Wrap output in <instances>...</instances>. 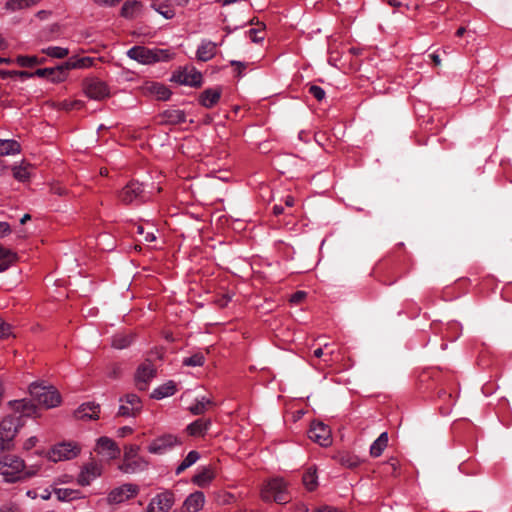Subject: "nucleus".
<instances>
[{"label": "nucleus", "instance_id": "obj_1", "mask_svg": "<svg viewBox=\"0 0 512 512\" xmlns=\"http://www.w3.org/2000/svg\"><path fill=\"white\" fill-rule=\"evenodd\" d=\"M40 469L39 465L25 466L24 461L13 455L0 460V474L5 482L14 483L35 476Z\"/></svg>", "mask_w": 512, "mask_h": 512}, {"label": "nucleus", "instance_id": "obj_2", "mask_svg": "<svg viewBox=\"0 0 512 512\" xmlns=\"http://www.w3.org/2000/svg\"><path fill=\"white\" fill-rule=\"evenodd\" d=\"M127 56L141 64L149 65L169 59V53L162 49H149L144 46H134L127 51Z\"/></svg>", "mask_w": 512, "mask_h": 512}, {"label": "nucleus", "instance_id": "obj_3", "mask_svg": "<svg viewBox=\"0 0 512 512\" xmlns=\"http://www.w3.org/2000/svg\"><path fill=\"white\" fill-rule=\"evenodd\" d=\"M287 485L281 478H274L267 482L261 490V497L264 501H275L278 504H285L290 501L287 493Z\"/></svg>", "mask_w": 512, "mask_h": 512}, {"label": "nucleus", "instance_id": "obj_4", "mask_svg": "<svg viewBox=\"0 0 512 512\" xmlns=\"http://www.w3.org/2000/svg\"><path fill=\"white\" fill-rule=\"evenodd\" d=\"M29 391L31 396L46 408L56 407L61 402L59 392L52 386H43L33 383L30 385Z\"/></svg>", "mask_w": 512, "mask_h": 512}, {"label": "nucleus", "instance_id": "obj_5", "mask_svg": "<svg viewBox=\"0 0 512 512\" xmlns=\"http://www.w3.org/2000/svg\"><path fill=\"white\" fill-rule=\"evenodd\" d=\"M20 425L19 417L16 416H8L0 423V452L9 449Z\"/></svg>", "mask_w": 512, "mask_h": 512}, {"label": "nucleus", "instance_id": "obj_6", "mask_svg": "<svg viewBox=\"0 0 512 512\" xmlns=\"http://www.w3.org/2000/svg\"><path fill=\"white\" fill-rule=\"evenodd\" d=\"M145 194H144V188L143 184L139 183L138 181H130L126 186H124L119 192H118V198L119 200L125 204H131L134 201H142L144 200Z\"/></svg>", "mask_w": 512, "mask_h": 512}, {"label": "nucleus", "instance_id": "obj_7", "mask_svg": "<svg viewBox=\"0 0 512 512\" xmlns=\"http://www.w3.org/2000/svg\"><path fill=\"white\" fill-rule=\"evenodd\" d=\"M79 452H80V449L77 445L70 443V442L69 443L64 442V443L55 445L48 452V459L52 462L70 460V459L75 458Z\"/></svg>", "mask_w": 512, "mask_h": 512}, {"label": "nucleus", "instance_id": "obj_8", "mask_svg": "<svg viewBox=\"0 0 512 512\" xmlns=\"http://www.w3.org/2000/svg\"><path fill=\"white\" fill-rule=\"evenodd\" d=\"M174 502V494L171 491H164L151 499L145 512H169Z\"/></svg>", "mask_w": 512, "mask_h": 512}, {"label": "nucleus", "instance_id": "obj_9", "mask_svg": "<svg viewBox=\"0 0 512 512\" xmlns=\"http://www.w3.org/2000/svg\"><path fill=\"white\" fill-rule=\"evenodd\" d=\"M308 437L323 447H327L332 443L331 430L322 422H313L311 424Z\"/></svg>", "mask_w": 512, "mask_h": 512}, {"label": "nucleus", "instance_id": "obj_10", "mask_svg": "<svg viewBox=\"0 0 512 512\" xmlns=\"http://www.w3.org/2000/svg\"><path fill=\"white\" fill-rule=\"evenodd\" d=\"M21 76H32V74L26 71L16 72ZM33 75L41 77V78H49L53 83L63 82L67 77L66 69L63 68V64L58 65L53 68H40L37 69Z\"/></svg>", "mask_w": 512, "mask_h": 512}, {"label": "nucleus", "instance_id": "obj_11", "mask_svg": "<svg viewBox=\"0 0 512 512\" xmlns=\"http://www.w3.org/2000/svg\"><path fill=\"white\" fill-rule=\"evenodd\" d=\"M172 80L182 85L200 86L202 74L194 67H184L173 74Z\"/></svg>", "mask_w": 512, "mask_h": 512}, {"label": "nucleus", "instance_id": "obj_12", "mask_svg": "<svg viewBox=\"0 0 512 512\" xmlns=\"http://www.w3.org/2000/svg\"><path fill=\"white\" fill-rule=\"evenodd\" d=\"M120 402L119 416L135 417L142 409L141 400L136 394H127Z\"/></svg>", "mask_w": 512, "mask_h": 512}, {"label": "nucleus", "instance_id": "obj_13", "mask_svg": "<svg viewBox=\"0 0 512 512\" xmlns=\"http://www.w3.org/2000/svg\"><path fill=\"white\" fill-rule=\"evenodd\" d=\"M84 91L89 98L94 100H102L109 95L107 85L97 78L86 79Z\"/></svg>", "mask_w": 512, "mask_h": 512}, {"label": "nucleus", "instance_id": "obj_14", "mask_svg": "<svg viewBox=\"0 0 512 512\" xmlns=\"http://www.w3.org/2000/svg\"><path fill=\"white\" fill-rule=\"evenodd\" d=\"M177 436L172 434L163 435L155 439L148 447V451L152 454H164L174 446L180 444Z\"/></svg>", "mask_w": 512, "mask_h": 512}, {"label": "nucleus", "instance_id": "obj_15", "mask_svg": "<svg viewBox=\"0 0 512 512\" xmlns=\"http://www.w3.org/2000/svg\"><path fill=\"white\" fill-rule=\"evenodd\" d=\"M156 375V369L154 365L147 361L141 364L136 372L135 380L139 390H146L149 381H151Z\"/></svg>", "mask_w": 512, "mask_h": 512}, {"label": "nucleus", "instance_id": "obj_16", "mask_svg": "<svg viewBox=\"0 0 512 512\" xmlns=\"http://www.w3.org/2000/svg\"><path fill=\"white\" fill-rule=\"evenodd\" d=\"M138 492V488L133 484H123L120 487L113 489L108 495L109 503H122L132 497Z\"/></svg>", "mask_w": 512, "mask_h": 512}, {"label": "nucleus", "instance_id": "obj_17", "mask_svg": "<svg viewBox=\"0 0 512 512\" xmlns=\"http://www.w3.org/2000/svg\"><path fill=\"white\" fill-rule=\"evenodd\" d=\"M97 452L107 459H116L120 455V448L109 437H100L97 440Z\"/></svg>", "mask_w": 512, "mask_h": 512}, {"label": "nucleus", "instance_id": "obj_18", "mask_svg": "<svg viewBox=\"0 0 512 512\" xmlns=\"http://www.w3.org/2000/svg\"><path fill=\"white\" fill-rule=\"evenodd\" d=\"M142 90L145 94L153 95L158 100H167L171 95L170 90L164 84L157 82H146L142 86Z\"/></svg>", "mask_w": 512, "mask_h": 512}, {"label": "nucleus", "instance_id": "obj_19", "mask_svg": "<svg viewBox=\"0 0 512 512\" xmlns=\"http://www.w3.org/2000/svg\"><path fill=\"white\" fill-rule=\"evenodd\" d=\"M205 503V496L203 492L196 491L190 494L183 503L185 512H198L202 509Z\"/></svg>", "mask_w": 512, "mask_h": 512}, {"label": "nucleus", "instance_id": "obj_20", "mask_svg": "<svg viewBox=\"0 0 512 512\" xmlns=\"http://www.w3.org/2000/svg\"><path fill=\"white\" fill-rule=\"evenodd\" d=\"M217 46L218 44L210 40H203L196 52L197 59L203 62L209 61L216 55Z\"/></svg>", "mask_w": 512, "mask_h": 512}, {"label": "nucleus", "instance_id": "obj_21", "mask_svg": "<svg viewBox=\"0 0 512 512\" xmlns=\"http://www.w3.org/2000/svg\"><path fill=\"white\" fill-rule=\"evenodd\" d=\"M101 475V467L96 463H90L84 467L79 475L78 483L82 486L89 485L92 480Z\"/></svg>", "mask_w": 512, "mask_h": 512}, {"label": "nucleus", "instance_id": "obj_22", "mask_svg": "<svg viewBox=\"0 0 512 512\" xmlns=\"http://www.w3.org/2000/svg\"><path fill=\"white\" fill-rule=\"evenodd\" d=\"M175 6L169 0H153L151 3V7L166 19H172L175 16Z\"/></svg>", "mask_w": 512, "mask_h": 512}, {"label": "nucleus", "instance_id": "obj_23", "mask_svg": "<svg viewBox=\"0 0 512 512\" xmlns=\"http://www.w3.org/2000/svg\"><path fill=\"white\" fill-rule=\"evenodd\" d=\"M148 462L143 458L123 460V463L119 465V469L123 473L132 474L139 471H143L147 468Z\"/></svg>", "mask_w": 512, "mask_h": 512}, {"label": "nucleus", "instance_id": "obj_24", "mask_svg": "<svg viewBox=\"0 0 512 512\" xmlns=\"http://www.w3.org/2000/svg\"><path fill=\"white\" fill-rule=\"evenodd\" d=\"M74 414L77 419H96L99 414V405L95 403H84Z\"/></svg>", "mask_w": 512, "mask_h": 512}, {"label": "nucleus", "instance_id": "obj_25", "mask_svg": "<svg viewBox=\"0 0 512 512\" xmlns=\"http://www.w3.org/2000/svg\"><path fill=\"white\" fill-rule=\"evenodd\" d=\"M220 97H221L220 89H218V88L206 89L200 95V103L206 108H211L217 104Z\"/></svg>", "mask_w": 512, "mask_h": 512}, {"label": "nucleus", "instance_id": "obj_26", "mask_svg": "<svg viewBox=\"0 0 512 512\" xmlns=\"http://www.w3.org/2000/svg\"><path fill=\"white\" fill-rule=\"evenodd\" d=\"M162 122L166 124L176 125L185 122L186 116L182 110L168 109L162 115Z\"/></svg>", "mask_w": 512, "mask_h": 512}, {"label": "nucleus", "instance_id": "obj_27", "mask_svg": "<svg viewBox=\"0 0 512 512\" xmlns=\"http://www.w3.org/2000/svg\"><path fill=\"white\" fill-rule=\"evenodd\" d=\"M388 433L383 432L370 446V455L374 458L381 456L388 445Z\"/></svg>", "mask_w": 512, "mask_h": 512}, {"label": "nucleus", "instance_id": "obj_28", "mask_svg": "<svg viewBox=\"0 0 512 512\" xmlns=\"http://www.w3.org/2000/svg\"><path fill=\"white\" fill-rule=\"evenodd\" d=\"M210 425V420L197 419L188 425L187 431L191 436H202L209 429Z\"/></svg>", "mask_w": 512, "mask_h": 512}, {"label": "nucleus", "instance_id": "obj_29", "mask_svg": "<svg viewBox=\"0 0 512 512\" xmlns=\"http://www.w3.org/2000/svg\"><path fill=\"white\" fill-rule=\"evenodd\" d=\"M13 408L14 410L19 413L20 415L18 416L19 419L22 417V416H25V417H30L32 415H34V413L36 412V407L34 404H32L30 401H26V400H19V401H15L13 403Z\"/></svg>", "mask_w": 512, "mask_h": 512}, {"label": "nucleus", "instance_id": "obj_30", "mask_svg": "<svg viewBox=\"0 0 512 512\" xmlns=\"http://www.w3.org/2000/svg\"><path fill=\"white\" fill-rule=\"evenodd\" d=\"M214 476V472L210 467H204L199 473L194 475L192 481L199 487H205L212 481Z\"/></svg>", "mask_w": 512, "mask_h": 512}, {"label": "nucleus", "instance_id": "obj_31", "mask_svg": "<svg viewBox=\"0 0 512 512\" xmlns=\"http://www.w3.org/2000/svg\"><path fill=\"white\" fill-rule=\"evenodd\" d=\"M21 151L20 144L15 140L10 139H0V155H14L18 154Z\"/></svg>", "mask_w": 512, "mask_h": 512}, {"label": "nucleus", "instance_id": "obj_32", "mask_svg": "<svg viewBox=\"0 0 512 512\" xmlns=\"http://www.w3.org/2000/svg\"><path fill=\"white\" fill-rule=\"evenodd\" d=\"M176 391V388H175V384L172 382V381H169L161 386H159L158 388H156L153 392H152V398L154 399H163L165 397H169V396H172Z\"/></svg>", "mask_w": 512, "mask_h": 512}, {"label": "nucleus", "instance_id": "obj_33", "mask_svg": "<svg viewBox=\"0 0 512 512\" xmlns=\"http://www.w3.org/2000/svg\"><path fill=\"white\" fill-rule=\"evenodd\" d=\"M93 64V59L90 57H83L79 59H69L63 63V68L68 72L71 69L88 68Z\"/></svg>", "mask_w": 512, "mask_h": 512}, {"label": "nucleus", "instance_id": "obj_34", "mask_svg": "<svg viewBox=\"0 0 512 512\" xmlns=\"http://www.w3.org/2000/svg\"><path fill=\"white\" fill-rule=\"evenodd\" d=\"M213 405L214 403L210 399L202 397L200 400H197L195 404L191 405L189 410L194 415H201Z\"/></svg>", "mask_w": 512, "mask_h": 512}, {"label": "nucleus", "instance_id": "obj_35", "mask_svg": "<svg viewBox=\"0 0 512 512\" xmlns=\"http://www.w3.org/2000/svg\"><path fill=\"white\" fill-rule=\"evenodd\" d=\"M200 458V454L197 451H190L185 459L180 463V465L176 468V474L179 475L184 472L186 469L195 464Z\"/></svg>", "mask_w": 512, "mask_h": 512}, {"label": "nucleus", "instance_id": "obj_36", "mask_svg": "<svg viewBox=\"0 0 512 512\" xmlns=\"http://www.w3.org/2000/svg\"><path fill=\"white\" fill-rule=\"evenodd\" d=\"M133 341L132 334L120 333L112 338V346L116 349H124L128 347Z\"/></svg>", "mask_w": 512, "mask_h": 512}, {"label": "nucleus", "instance_id": "obj_37", "mask_svg": "<svg viewBox=\"0 0 512 512\" xmlns=\"http://www.w3.org/2000/svg\"><path fill=\"white\" fill-rule=\"evenodd\" d=\"M302 481H303V485L306 487L307 490L313 491L318 485L316 469L309 468L303 474Z\"/></svg>", "mask_w": 512, "mask_h": 512}, {"label": "nucleus", "instance_id": "obj_38", "mask_svg": "<svg viewBox=\"0 0 512 512\" xmlns=\"http://www.w3.org/2000/svg\"><path fill=\"white\" fill-rule=\"evenodd\" d=\"M337 460L342 466L347 468H355L360 464L359 457L350 453L339 454Z\"/></svg>", "mask_w": 512, "mask_h": 512}, {"label": "nucleus", "instance_id": "obj_39", "mask_svg": "<svg viewBox=\"0 0 512 512\" xmlns=\"http://www.w3.org/2000/svg\"><path fill=\"white\" fill-rule=\"evenodd\" d=\"M140 7L141 3L139 1H127L121 8V16L125 18H133Z\"/></svg>", "mask_w": 512, "mask_h": 512}, {"label": "nucleus", "instance_id": "obj_40", "mask_svg": "<svg viewBox=\"0 0 512 512\" xmlns=\"http://www.w3.org/2000/svg\"><path fill=\"white\" fill-rule=\"evenodd\" d=\"M40 0H9L6 8L12 11L28 8L37 4Z\"/></svg>", "mask_w": 512, "mask_h": 512}, {"label": "nucleus", "instance_id": "obj_41", "mask_svg": "<svg viewBox=\"0 0 512 512\" xmlns=\"http://www.w3.org/2000/svg\"><path fill=\"white\" fill-rule=\"evenodd\" d=\"M42 52L50 57L57 58V59L65 58L69 54V50L67 48L58 47V46L47 47V48L43 49Z\"/></svg>", "mask_w": 512, "mask_h": 512}, {"label": "nucleus", "instance_id": "obj_42", "mask_svg": "<svg viewBox=\"0 0 512 512\" xmlns=\"http://www.w3.org/2000/svg\"><path fill=\"white\" fill-rule=\"evenodd\" d=\"M45 61L44 58L39 59L36 56H19L17 62L22 67H33L38 64H42Z\"/></svg>", "mask_w": 512, "mask_h": 512}, {"label": "nucleus", "instance_id": "obj_43", "mask_svg": "<svg viewBox=\"0 0 512 512\" xmlns=\"http://www.w3.org/2000/svg\"><path fill=\"white\" fill-rule=\"evenodd\" d=\"M204 362L205 357L202 353H195L192 356L183 359V365L191 367L203 366Z\"/></svg>", "mask_w": 512, "mask_h": 512}, {"label": "nucleus", "instance_id": "obj_44", "mask_svg": "<svg viewBox=\"0 0 512 512\" xmlns=\"http://www.w3.org/2000/svg\"><path fill=\"white\" fill-rule=\"evenodd\" d=\"M54 493L59 501H70L76 498V491L72 489L58 488L54 490Z\"/></svg>", "mask_w": 512, "mask_h": 512}, {"label": "nucleus", "instance_id": "obj_45", "mask_svg": "<svg viewBox=\"0 0 512 512\" xmlns=\"http://www.w3.org/2000/svg\"><path fill=\"white\" fill-rule=\"evenodd\" d=\"M17 260V255L10 249L5 248L0 244V262L9 263L12 265Z\"/></svg>", "mask_w": 512, "mask_h": 512}, {"label": "nucleus", "instance_id": "obj_46", "mask_svg": "<svg viewBox=\"0 0 512 512\" xmlns=\"http://www.w3.org/2000/svg\"><path fill=\"white\" fill-rule=\"evenodd\" d=\"M329 345L326 343L324 344V347H319L313 351V356L316 358H321L322 356H325L324 361L329 362L332 360V355L334 354V350H329L328 352H324V348L327 349Z\"/></svg>", "mask_w": 512, "mask_h": 512}, {"label": "nucleus", "instance_id": "obj_47", "mask_svg": "<svg viewBox=\"0 0 512 512\" xmlns=\"http://www.w3.org/2000/svg\"><path fill=\"white\" fill-rule=\"evenodd\" d=\"M13 335L12 326L0 318V339L8 338Z\"/></svg>", "mask_w": 512, "mask_h": 512}, {"label": "nucleus", "instance_id": "obj_48", "mask_svg": "<svg viewBox=\"0 0 512 512\" xmlns=\"http://www.w3.org/2000/svg\"><path fill=\"white\" fill-rule=\"evenodd\" d=\"M13 176L19 181H25L29 178V171L26 167H14Z\"/></svg>", "mask_w": 512, "mask_h": 512}, {"label": "nucleus", "instance_id": "obj_49", "mask_svg": "<svg viewBox=\"0 0 512 512\" xmlns=\"http://www.w3.org/2000/svg\"><path fill=\"white\" fill-rule=\"evenodd\" d=\"M139 447L136 445L125 446L124 449V460L135 459L138 453Z\"/></svg>", "mask_w": 512, "mask_h": 512}, {"label": "nucleus", "instance_id": "obj_50", "mask_svg": "<svg viewBox=\"0 0 512 512\" xmlns=\"http://www.w3.org/2000/svg\"><path fill=\"white\" fill-rule=\"evenodd\" d=\"M309 93L313 95L318 101H321L325 97V91L317 85H310Z\"/></svg>", "mask_w": 512, "mask_h": 512}, {"label": "nucleus", "instance_id": "obj_51", "mask_svg": "<svg viewBox=\"0 0 512 512\" xmlns=\"http://www.w3.org/2000/svg\"><path fill=\"white\" fill-rule=\"evenodd\" d=\"M122 0H93L98 6L113 7L119 4Z\"/></svg>", "mask_w": 512, "mask_h": 512}, {"label": "nucleus", "instance_id": "obj_52", "mask_svg": "<svg viewBox=\"0 0 512 512\" xmlns=\"http://www.w3.org/2000/svg\"><path fill=\"white\" fill-rule=\"evenodd\" d=\"M261 31L259 29L252 28L249 30V36L251 40L255 43H258L264 39L263 35H259Z\"/></svg>", "mask_w": 512, "mask_h": 512}, {"label": "nucleus", "instance_id": "obj_53", "mask_svg": "<svg viewBox=\"0 0 512 512\" xmlns=\"http://www.w3.org/2000/svg\"><path fill=\"white\" fill-rule=\"evenodd\" d=\"M11 228L7 222H0V238L10 234Z\"/></svg>", "mask_w": 512, "mask_h": 512}, {"label": "nucleus", "instance_id": "obj_54", "mask_svg": "<svg viewBox=\"0 0 512 512\" xmlns=\"http://www.w3.org/2000/svg\"><path fill=\"white\" fill-rule=\"evenodd\" d=\"M306 296V293L303 292V291H298L296 293H294L291 297V302L293 303H299L301 302Z\"/></svg>", "mask_w": 512, "mask_h": 512}, {"label": "nucleus", "instance_id": "obj_55", "mask_svg": "<svg viewBox=\"0 0 512 512\" xmlns=\"http://www.w3.org/2000/svg\"><path fill=\"white\" fill-rule=\"evenodd\" d=\"M36 442H37V438L36 437H30L24 443V449L30 450L31 448H33L36 445Z\"/></svg>", "mask_w": 512, "mask_h": 512}, {"label": "nucleus", "instance_id": "obj_56", "mask_svg": "<svg viewBox=\"0 0 512 512\" xmlns=\"http://www.w3.org/2000/svg\"><path fill=\"white\" fill-rule=\"evenodd\" d=\"M60 107L64 110H73L74 107H73V104H72V101H68V100H64L60 103Z\"/></svg>", "mask_w": 512, "mask_h": 512}, {"label": "nucleus", "instance_id": "obj_57", "mask_svg": "<svg viewBox=\"0 0 512 512\" xmlns=\"http://www.w3.org/2000/svg\"><path fill=\"white\" fill-rule=\"evenodd\" d=\"M0 512H18V509L15 505H5L0 508Z\"/></svg>", "mask_w": 512, "mask_h": 512}, {"label": "nucleus", "instance_id": "obj_58", "mask_svg": "<svg viewBox=\"0 0 512 512\" xmlns=\"http://www.w3.org/2000/svg\"><path fill=\"white\" fill-rule=\"evenodd\" d=\"M130 433H132V429L128 426L121 427L118 430V435L121 437H124L125 435L130 434Z\"/></svg>", "mask_w": 512, "mask_h": 512}, {"label": "nucleus", "instance_id": "obj_59", "mask_svg": "<svg viewBox=\"0 0 512 512\" xmlns=\"http://www.w3.org/2000/svg\"><path fill=\"white\" fill-rule=\"evenodd\" d=\"M283 212H284V208H283V206H282V205H278V204H276V205H274V206H273V213H274L275 215H280V214H282Z\"/></svg>", "mask_w": 512, "mask_h": 512}, {"label": "nucleus", "instance_id": "obj_60", "mask_svg": "<svg viewBox=\"0 0 512 512\" xmlns=\"http://www.w3.org/2000/svg\"><path fill=\"white\" fill-rule=\"evenodd\" d=\"M229 301H230V297L225 295L221 299L218 300V304L221 307H225Z\"/></svg>", "mask_w": 512, "mask_h": 512}, {"label": "nucleus", "instance_id": "obj_61", "mask_svg": "<svg viewBox=\"0 0 512 512\" xmlns=\"http://www.w3.org/2000/svg\"><path fill=\"white\" fill-rule=\"evenodd\" d=\"M144 239L146 242H153L156 239V237H155L154 233L148 232L144 235Z\"/></svg>", "mask_w": 512, "mask_h": 512}, {"label": "nucleus", "instance_id": "obj_62", "mask_svg": "<svg viewBox=\"0 0 512 512\" xmlns=\"http://www.w3.org/2000/svg\"><path fill=\"white\" fill-rule=\"evenodd\" d=\"M48 15H49L48 11L41 10V11L37 12L36 17H38L39 19L43 20V19H46Z\"/></svg>", "mask_w": 512, "mask_h": 512}, {"label": "nucleus", "instance_id": "obj_63", "mask_svg": "<svg viewBox=\"0 0 512 512\" xmlns=\"http://www.w3.org/2000/svg\"><path fill=\"white\" fill-rule=\"evenodd\" d=\"M430 58L432 59V61L434 62L435 65H437V66L440 65L441 59L438 54L433 53L430 55Z\"/></svg>", "mask_w": 512, "mask_h": 512}, {"label": "nucleus", "instance_id": "obj_64", "mask_svg": "<svg viewBox=\"0 0 512 512\" xmlns=\"http://www.w3.org/2000/svg\"><path fill=\"white\" fill-rule=\"evenodd\" d=\"M294 202H295V201H294V198H293L292 196H287V197L285 198V205H286L287 207H292V206L294 205Z\"/></svg>", "mask_w": 512, "mask_h": 512}]
</instances>
